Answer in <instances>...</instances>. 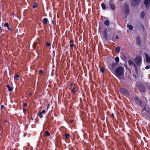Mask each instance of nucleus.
I'll return each mask as SVG.
<instances>
[{
    "instance_id": "nucleus-1",
    "label": "nucleus",
    "mask_w": 150,
    "mask_h": 150,
    "mask_svg": "<svg viewBox=\"0 0 150 150\" xmlns=\"http://www.w3.org/2000/svg\"><path fill=\"white\" fill-rule=\"evenodd\" d=\"M124 71L123 67H119L116 69L114 74L117 77L120 78L121 76L124 74Z\"/></svg>"
},
{
    "instance_id": "nucleus-2",
    "label": "nucleus",
    "mask_w": 150,
    "mask_h": 150,
    "mask_svg": "<svg viewBox=\"0 0 150 150\" xmlns=\"http://www.w3.org/2000/svg\"><path fill=\"white\" fill-rule=\"evenodd\" d=\"M134 61L138 66H140L141 65L142 58L139 56L135 58Z\"/></svg>"
},
{
    "instance_id": "nucleus-3",
    "label": "nucleus",
    "mask_w": 150,
    "mask_h": 150,
    "mask_svg": "<svg viewBox=\"0 0 150 150\" xmlns=\"http://www.w3.org/2000/svg\"><path fill=\"white\" fill-rule=\"evenodd\" d=\"M138 89L141 92L144 93L146 91V88L141 83H139L138 85Z\"/></svg>"
},
{
    "instance_id": "nucleus-4",
    "label": "nucleus",
    "mask_w": 150,
    "mask_h": 150,
    "mask_svg": "<svg viewBox=\"0 0 150 150\" xmlns=\"http://www.w3.org/2000/svg\"><path fill=\"white\" fill-rule=\"evenodd\" d=\"M142 116L146 119H148L149 118V113L146 111H142Z\"/></svg>"
},
{
    "instance_id": "nucleus-5",
    "label": "nucleus",
    "mask_w": 150,
    "mask_h": 150,
    "mask_svg": "<svg viewBox=\"0 0 150 150\" xmlns=\"http://www.w3.org/2000/svg\"><path fill=\"white\" fill-rule=\"evenodd\" d=\"M120 90L121 93L125 96H128L129 95V93L126 89L123 88H120Z\"/></svg>"
},
{
    "instance_id": "nucleus-6",
    "label": "nucleus",
    "mask_w": 150,
    "mask_h": 150,
    "mask_svg": "<svg viewBox=\"0 0 150 150\" xmlns=\"http://www.w3.org/2000/svg\"><path fill=\"white\" fill-rule=\"evenodd\" d=\"M45 112V110H43L42 112H38L37 113V115L39 116L40 118H42L43 117L42 114H44Z\"/></svg>"
},
{
    "instance_id": "nucleus-7",
    "label": "nucleus",
    "mask_w": 150,
    "mask_h": 150,
    "mask_svg": "<svg viewBox=\"0 0 150 150\" xmlns=\"http://www.w3.org/2000/svg\"><path fill=\"white\" fill-rule=\"evenodd\" d=\"M144 4L147 8L150 6V0H145Z\"/></svg>"
},
{
    "instance_id": "nucleus-8",
    "label": "nucleus",
    "mask_w": 150,
    "mask_h": 150,
    "mask_svg": "<svg viewBox=\"0 0 150 150\" xmlns=\"http://www.w3.org/2000/svg\"><path fill=\"white\" fill-rule=\"evenodd\" d=\"M112 2V0H110L109 1V4L111 8L113 10H115L116 8L115 5L111 2Z\"/></svg>"
},
{
    "instance_id": "nucleus-9",
    "label": "nucleus",
    "mask_w": 150,
    "mask_h": 150,
    "mask_svg": "<svg viewBox=\"0 0 150 150\" xmlns=\"http://www.w3.org/2000/svg\"><path fill=\"white\" fill-rule=\"evenodd\" d=\"M144 55L145 56L146 61L148 62H150V56L146 53H144Z\"/></svg>"
},
{
    "instance_id": "nucleus-10",
    "label": "nucleus",
    "mask_w": 150,
    "mask_h": 150,
    "mask_svg": "<svg viewBox=\"0 0 150 150\" xmlns=\"http://www.w3.org/2000/svg\"><path fill=\"white\" fill-rule=\"evenodd\" d=\"M124 8L125 10V13L126 14H127L129 12L128 6L127 5H125V6H124Z\"/></svg>"
},
{
    "instance_id": "nucleus-11",
    "label": "nucleus",
    "mask_w": 150,
    "mask_h": 150,
    "mask_svg": "<svg viewBox=\"0 0 150 150\" xmlns=\"http://www.w3.org/2000/svg\"><path fill=\"white\" fill-rule=\"evenodd\" d=\"M136 41L137 45H140L141 44V40L140 38L137 36L136 38Z\"/></svg>"
},
{
    "instance_id": "nucleus-12",
    "label": "nucleus",
    "mask_w": 150,
    "mask_h": 150,
    "mask_svg": "<svg viewBox=\"0 0 150 150\" xmlns=\"http://www.w3.org/2000/svg\"><path fill=\"white\" fill-rule=\"evenodd\" d=\"M145 15V13L144 11H142L140 13V17L142 18H144Z\"/></svg>"
},
{
    "instance_id": "nucleus-13",
    "label": "nucleus",
    "mask_w": 150,
    "mask_h": 150,
    "mask_svg": "<svg viewBox=\"0 0 150 150\" xmlns=\"http://www.w3.org/2000/svg\"><path fill=\"white\" fill-rule=\"evenodd\" d=\"M44 135L46 136L49 137L50 135V133L47 130L46 131L44 132Z\"/></svg>"
},
{
    "instance_id": "nucleus-14",
    "label": "nucleus",
    "mask_w": 150,
    "mask_h": 150,
    "mask_svg": "<svg viewBox=\"0 0 150 150\" xmlns=\"http://www.w3.org/2000/svg\"><path fill=\"white\" fill-rule=\"evenodd\" d=\"M141 0H134L133 3L134 2L135 5H137L141 1Z\"/></svg>"
},
{
    "instance_id": "nucleus-15",
    "label": "nucleus",
    "mask_w": 150,
    "mask_h": 150,
    "mask_svg": "<svg viewBox=\"0 0 150 150\" xmlns=\"http://www.w3.org/2000/svg\"><path fill=\"white\" fill-rule=\"evenodd\" d=\"M48 19L47 18H44L42 20V22L44 24H46L47 22Z\"/></svg>"
},
{
    "instance_id": "nucleus-16",
    "label": "nucleus",
    "mask_w": 150,
    "mask_h": 150,
    "mask_svg": "<svg viewBox=\"0 0 150 150\" xmlns=\"http://www.w3.org/2000/svg\"><path fill=\"white\" fill-rule=\"evenodd\" d=\"M127 27L129 28L130 30H133V26L131 25H127Z\"/></svg>"
},
{
    "instance_id": "nucleus-17",
    "label": "nucleus",
    "mask_w": 150,
    "mask_h": 150,
    "mask_svg": "<svg viewBox=\"0 0 150 150\" xmlns=\"http://www.w3.org/2000/svg\"><path fill=\"white\" fill-rule=\"evenodd\" d=\"M120 47H117L115 49V52H116L119 53L120 52Z\"/></svg>"
},
{
    "instance_id": "nucleus-18",
    "label": "nucleus",
    "mask_w": 150,
    "mask_h": 150,
    "mask_svg": "<svg viewBox=\"0 0 150 150\" xmlns=\"http://www.w3.org/2000/svg\"><path fill=\"white\" fill-rule=\"evenodd\" d=\"M101 7L103 10L106 9V8L105 5L104 3H102L101 4Z\"/></svg>"
},
{
    "instance_id": "nucleus-19",
    "label": "nucleus",
    "mask_w": 150,
    "mask_h": 150,
    "mask_svg": "<svg viewBox=\"0 0 150 150\" xmlns=\"http://www.w3.org/2000/svg\"><path fill=\"white\" fill-rule=\"evenodd\" d=\"M19 77V75H18L17 74H15L14 75V78L17 80H19L18 78Z\"/></svg>"
},
{
    "instance_id": "nucleus-20",
    "label": "nucleus",
    "mask_w": 150,
    "mask_h": 150,
    "mask_svg": "<svg viewBox=\"0 0 150 150\" xmlns=\"http://www.w3.org/2000/svg\"><path fill=\"white\" fill-rule=\"evenodd\" d=\"M128 63L130 65H133L134 64L133 62L130 60H129Z\"/></svg>"
},
{
    "instance_id": "nucleus-21",
    "label": "nucleus",
    "mask_w": 150,
    "mask_h": 150,
    "mask_svg": "<svg viewBox=\"0 0 150 150\" xmlns=\"http://www.w3.org/2000/svg\"><path fill=\"white\" fill-rule=\"evenodd\" d=\"M104 24L107 26H109V22L108 21L106 20L104 22Z\"/></svg>"
},
{
    "instance_id": "nucleus-22",
    "label": "nucleus",
    "mask_w": 150,
    "mask_h": 150,
    "mask_svg": "<svg viewBox=\"0 0 150 150\" xmlns=\"http://www.w3.org/2000/svg\"><path fill=\"white\" fill-rule=\"evenodd\" d=\"M7 87L8 88L9 91H12L13 90V88H12V87L10 88L9 85H8L7 86Z\"/></svg>"
},
{
    "instance_id": "nucleus-23",
    "label": "nucleus",
    "mask_w": 150,
    "mask_h": 150,
    "mask_svg": "<svg viewBox=\"0 0 150 150\" xmlns=\"http://www.w3.org/2000/svg\"><path fill=\"white\" fill-rule=\"evenodd\" d=\"M4 26L5 27H7L8 29H9V28L8 27L9 24L8 23H5L4 24Z\"/></svg>"
},
{
    "instance_id": "nucleus-24",
    "label": "nucleus",
    "mask_w": 150,
    "mask_h": 150,
    "mask_svg": "<svg viewBox=\"0 0 150 150\" xmlns=\"http://www.w3.org/2000/svg\"><path fill=\"white\" fill-rule=\"evenodd\" d=\"M100 70L101 72L103 73L105 71V69L103 67H101L100 68Z\"/></svg>"
},
{
    "instance_id": "nucleus-25",
    "label": "nucleus",
    "mask_w": 150,
    "mask_h": 150,
    "mask_svg": "<svg viewBox=\"0 0 150 150\" xmlns=\"http://www.w3.org/2000/svg\"><path fill=\"white\" fill-rule=\"evenodd\" d=\"M115 60L116 61V62H117V63L118 62H119V58L117 57H116L115 58Z\"/></svg>"
},
{
    "instance_id": "nucleus-26",
    "label": "nucleus",
    "mask_w": 150,
    "mask_h": 150,
    "mask_svg": "<svg viewBox=\"0 0 150 150\" xmlns=\"http://www.w3.org/2000/svg\"><path fill=\"white\" fill-rule=\"evenodd\" d=\"M71 92L73 94H75L76 92V91L75 90V88L74 87L71 90Z\"/></svg>"
},
{
    "instance_id": "nucleus-27",
    "label": "nucleus",
    "mask_w": 150,
    "mask_h": 150,
    "mask_svg": "<svg viewBox=\"0 0 150 150\" xmlns=\"http://www.w3.org/2000/svg\"><path fill=\"white\" fill-rule=\"evenodd\" d=\"M116 64L115 63H112L111 64V66L113 68H115L116 67Z\"/></svg>"
},
{
    "instance_id": "nucleus-28",
    "label": "nucleus",
    "mask_w": 150,
    "mask_h": 150,
    "mask_svg": "<svg viewBox=\"0 0 150 150\" xmlns=\"http://www.w3.org/2000/svg\"><path fill=\"white\" fill-rule=\"evenodd\" d=\"M69 135H70L69 134L67 133V134H65V137L67 139L69 137Z\"/></svg>"
},
{
    "instance_id": "nucleus-29",
    "label": "nucleus",
    "mask_w": 150,
    "mask_h": 150,
    "mask_svg": "<svg viewBox=\"0 0 150 150\" xmlns=\"http://www.w3.org/2000/svg\"><path fill=\"white\" fill-rule=\"evenodd\" d=\"M46 45L47 47H49L51 46V44L50 43L47 42L46 43Z\"/></svg>"
},
{
    "instance_id": "nucleus-30",
    "label": "nucleus",
    "mask_w": 150,
    "mask_h": 150,
    "mask_svg": "<svg viewBox=\"0 0 150 150\" xmlns=\"http://www.w3.org/2000/svg\"><path fill=\"white\" fill-rule=\"evenodd\" d=\"M37 6V4H36V3L35 2V4H34L33 6V8H35Z\"/></svg>"
},
{
    "instance_id": "nucleus-31",
    "label": "nucleus",
    "mask_w": 150,
    "mask_h": 150,
    "mask_svg": "<svg viewBox=\"0 0 150 150\" xmlns=\"http://www.w3.org/2000/svg\"><path fill=\"white\" fill-rule=\"evenodd\" d=\"M141 26L143 29V31H144V26L142 24H141Z\"/></svg>"
},
{
    "instance_id": "nucleus-32",
    "label": "nucleus",
    "mask_w": 150,
    "mask_h": 150,
    "mask_svg": "<svg viewBox=\"0 0 150 150\" xmlns=\"http://www.w3.org/2000/svg\"><path fill=\"white\" fill-rule=\"evenodd\" d=\"M150 68V66L149 65H148L145 67V68L146 69H148Z\"/></svg>"
},
{
    "instance_id": "nucleus-33",
    "label": "nucleus",
    "mask_w": 150,
    "mask_h": 150,
    "mask_svg": "<svg viewBox=\"0 0 150 150\" xmlns=\"http://www.w3.org/2000/svg\"><path fill=\"white\" fill-rule=\"evenodd\" d=\"M43 73V71L42 70H40L39 71V74H41Z\"/></svg>"
},
{
    "instance_id": "nucleus-34",
    "label": "nucleus",
    "mask_w": 150,
    "mask_h": 150,
    "mask_svg": "<svg viewBox=\"0 0 150 150\" xmlns=\"http://www.w3.org/2000/svg\"><path fill=\"white\" fill-rule=\"evenodd\" d=\"M74 44H71L70 45V47L71 48H73L74 47Z\"/></svg>"
},
{
    "instance_id": "nucleus-35",
    "label": "nucleus",
    "mask_w": 150,
    "mask_h": 150,
    "mask_svg": "<svg viewBox=\"0 0 150 150\" xmlns=\"http://www.w3.org/2000/svg\"><path fill=\"white\" fill-rule=\"evenodd\" d=\"M133 65H134V67H135L136 70H137V68L136 65L135 64H133Z\"/></svg>"
},
{
    "instance_id": "nucleus-36",
    "label": "nucleus",
    "mask_w": 150,
    "mask_h": 150,
    "mask_svg": "<svg viewBox=\"0 0 150 150\" xmlns=\"http://www.w3.org/2000/svg\"><path fill=\"white\" fill-rule=\"evenodd\" d=\"M73 41H74V40H70V43L71 44H72V43H73Z\"/></svg>"
},
{
    "instance_id": "nucleus-37",
    "label": "nucleus",
    "mask_w": 150,
    "mask_h": 150,
    "mask_svg": "<svg viewBox=\"0 0 150 150\" xmlns=\"http://www.w3.org/2000/svg\"><path fill=\"white\" fill-rule=\"evenodd\" d=\"M27 105V104L26 103L23 104V106H26Z\"/></svg>"
},
{
    "instance_id": "nucleus-38",
    "label": "nucleus",
    "mask_w": 150,
    "mask_h": 150,
    "mask_svg": "<svg viewBox=\"0 0 150 150\" xmlns=\"http://www.w3.org/2000/svg\"><path fill=\"white\" fill-rule=\"evenodd\" d=\"M23 112H24V113L26 112V110L25 109H23Z\"/></svg>"
},
{
    "instance_id": "nucleus-39",
    "label": "nucleus",
    "mask_w": 150,
    "mask_h": 150,
    "mask_svg": "<svg viewBox=\"0 0 150 150\" xmlns=\"http://www.w3.org/2000/svg\"><path fill=\"white\" fill-rule=\"evenodd\" d=\"M4 108V106L3 105H1V109L3 108Z\"/></svg>"
},
{
    "instance_id": "nucleus-40",
    "label": "nucleus",
    "mask_w": 150,
    "mask_h": 150,
    "mask_svg": "<svg viewBox=\"0 0 150 150\" xmlns=\"http://www.w3.org/2000/svg\"><path fill=\"white\" fill-rule=\"evenodd\" d=\"M49 104H48L47 105V110L49 108Z\"/></svg>"
},
{
    "instance_id": "nucleus-41",
    "label": "nucleus",
    "mask_w": 150,
    "mask_h": 150,
    "mask_svg": "<svg viewBox=\"0 0 150 150\" xmlns=\"http://www.w3.org/2000/svg\"><path fill=\"white\" fill-rule=\"evenodd\" d=\"M73 120H71H71H70V122H73Z\"/></svg>"
},
{
    "instance_id": "nucleus-42",
    "label": "nucleus",
    "mask_w": 150,
    "mask_h": 150,
    "mask_svg": "<svg viewBox=\"0 0 150 150\" xmlns=\"http://www.w3.org/2000/svg\"><path fill=\"white\" fill-rule=\"evenodd\" d=\"M72 85H73V83H71L70 85V86H72Z\"/></svg>"
},
{
    "instance_id": "nucleus-43",
    "label": "nucleus",
    "mask_w": 150,
    "mask_h": 150,
    "mask_svg": "<svg viewBox=\"0 0 150 150\" xmlns=\"http://www.w3.org/2000/svg\"><path fill=\"white\" fill-rule=\"evenodd\" d=\"M5 122L6 123V122H7V121L6 120L5 121Z\"/></svg>"
},
{
    "instance_id": "nucleus-44",
    "label": "nucleus",
    "mask_w": 150,
    "mask_h": 150,
    "mask_svg": "<svg viewBox=\"0 0 150 150\" xmlns=\"http://www.w3.org/2000/svg\"><path fill=\"white\" fill-rule=\"evenodd\" d=\"M9 30H11V28H9Z\"/></svg>"
},
{
    "instance_id": "nucleus-45",
    "label": "nucleus",
    "mask_w": 150,
    "mask_h": 150,
    "mask_svg": "<svg viewBox=\"0 0 150 150\" xmlns=\"http://www.w3.org/2000/svg\"><path fill=\"white\" fill-rule=\"evenodd\" d=\"M137 98V97H136V98H135V99H136V98Z\"/></svg>"
},
{
    "instance_id": "nucleus-46",
    "label": "nucleus",
    "mask_w": 150,
    "mask_h": 150,
    "mask_svg": "<svg viewBox=\"0 0 150 150\" xmlns=\"http://www.w3.org/2000/svg\"><path fill=\"white\" fill-rule=\"evenodd\" d=\"M149 101H150V100H149Z\"/></svg>"
}]
</instances>
